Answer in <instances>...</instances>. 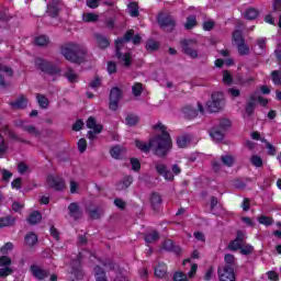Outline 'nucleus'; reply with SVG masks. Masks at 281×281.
Returning a JSON list of instances; mask_svg holds the SVG:
<instances>
[{
	"label": "nucleus",
	"mask_w": 281,
	"mask_h": 281,
	"mask_svg": "<svg viewBox=\"0 0 281 281\" xmlns=\"http://www.w3.org/2000/svg\"><path fill=\"white\" fill-rule=\"evenodd\" d=\"M154 131H160L161 135H157L151 138L148 143L144 140L136 139L135 146L142 153H150V149L154 150V155L157 157H166L170 149L172 148V139L170 138V134L166 131V125L162 123H157L153 126Z\"/></svg>",
	"instance_id": "obj_1"
},
{
	"label": "nucleus",
	"mask_w": 281,
	"mask_h": 281,
	"mask_svg": "<svg viewBox=\"0 0 281 281\" xmlns=\"http://www.w3.org/2000/svg\"><path fill=\"white\" fill-rule=\"evenodd\" d=\"M60 54L69 63H82L87 48L80 44L68 43L60 47Z\"/></svg>",
	"instance_id": "obj_2"
},
{
	"label": "nucleus",
	"mask_w": 281,
	"mask_h": 281,
	"mask_svg": "<svg viewBox=\"0 0 281 281\" xmlns=\"http://www.w3.org/2000/svg\"><path fill=\"white\" fill-rule=\"evenodd\" d=\"M134 35H135V31L130 30L125 33L123 38L115 41L116 58H119V60L123 63L124 67H131V63H132L131 53L122 54L120 49H122V45H124V43H128L130 41H133Z\"/></svg>",
	"instance_id": "obj_3"
},
{
	"label": "nucleus",
	"mask_w": 281,
	"mask_h": 281,
	"mask_svg": "<svg viewBox=\"0 0 281 281\" xmlns=\"http://www.w3.org/2000/svg\"><path fill=\"white\" fill-rule=\"evenodd\" d=\"M225 106V95L222 92H214L206 103L210 113H218Z\"/></svg>",
	"instance_id": "obj_4"
},
{
	"label": "nucleus",
	"mask_w": 281,
	"mask_h": 281,
	"mask_svg": "<svg viewBox=\"0 0 281 281\" xmlns=\"http://www.w3.org/2000/svg\"><path fill=\"white\" fill-rule=\"evenodd\" d=\"M35 66L37 67V69H40L44 74H48L49 76L60 75V68L54 66V64H52L43 58H36Z\"/></svg>",
	"instance_id": "obj_5"
},
{
	"label": "nucleus",
	"mask_w": 281,
	"mask_h": 281,
	"mask_svg": "<svg viewBox=\"0 0 281 281\" xmlns=\"http://www.w3.org/2000/svg\"><path fill=\"white\" fill-rule=\"evenodd\" d=\"M182 52L190 58H199V52L196 50V41L184 40L182 41Z\"/></svg>",
	"instance_id": "obj_6"
},
{
	"label": "nucleus",
	"mask_w": 281,
	"mask_h": 281,
	"mask_svg": "<svg viewBox=\"0 0 281 281\" xmlns=\"http://www.w3.org/2000/svg\"><path fill=\"white\" fill-rule=\"evenodd\" d=\"M158 23L160 27H162V30H167V32H172L177 25V22L172 15H165L164 13L158 15Z\"/></svg>",
	"instance_id": "obj_7"
},
{
	"label": "nucleus",
	"mask_w": 281,
	"mask_h": 281,
	"mask_svg": "<svg viewBox=\"0 0 281 281\" xmlns=\"http://www.w3.org/2000/svg\"><path fill=\"white\" fill-rule=\"evenodd\" d=\"M46 184L53 190H65V180L58 175H49L46 179Z\"/></svg>",
	"instance_id": "obj_8"
},
{
	"label": "nucleus",
	"mask_w": 281,
	"mask_h": 281,
	"mask_svg": "<svg viewBox=\"0 0 281 281\" xmlns=\"http://www.w3.org/2000/svg\"><path fill=\"white\" fill-rule=\"evenodd\" d=\"M220 281H236L234 268L229 266H222L217 269Z\"/></svg>",
	"instance_id": "obj_9"
},
{
	"label": "nucleus",
	"mask_w": 281,
	"mask_h": 281,
	"mask_svg": "<svg viewBox=\"0 0 281 281\" xmlns=\"http://www.w3.org/2000/svg\"><path fill=\"white\" fill-rule=\"evenodd\" d=\"M120 100H122V90L120 88H112L110 91V109L111 111H117L120 106Z\"/></svg>",
	"instance_id": "obj_10"
},
{
	"label": "nucleus",
	"mask_w": 281,
	"mask_h": 281,
	"mask_svg": "<svg viewBox=\"0 0 281 281\" xmlns=\"http://www.w3.org/2000/svg\"><path fill=\"white\" fill-rule=\"evenodd\" d=\"M31 273L36 280H45V278H49L48 270L43 269L40 266H31Z\"/></svg>",
	"instance_id": "obj_11"
},
{
	"label": "nucleus",
	"mask_w": 281,
	"mask_h": 281,
	"mask_svg": "<svg viewBox=\"0 0 281 281\" xmlns=\"http://www.w3.org/2000/svg\"><path fill=\"white\" fill-rule=\"evenodd\" d=\"M156 171L158 175L164 176L167 181H172V179H175V175H172L164 164L156 165Z\"/></svg>",
	"instance_id": "obj_12"
},
{
	"label": "nucleus",
	"mask_w": 281,
	"mask_h": 281,
	"mask_svg": "<svg viewBox=\"0 0 281 281\" xmlns=\"http://www.w3.org/2000/svg\"><path fill=\"white\" fill-rule=\"evenodd\" d=\"M20 126L22 131H25L26 133H29V135H33L34 137H41V132L36 130V126L30 125L25 121H21Z\"/></svg>",
	"instance_id": "obj_13"
},
{
	"label": "nucleus",
	"mask_w": 281,
	"mask_h": 281,
	"mask_svg": "<svg viewBox=\"0 0 281 281\" xmlns=\"http://www.w3.org/2000/svg\"><path fill=\"white\" fill-rule=\"evenodd\" d=\"M126 154V147L122 145H115L110 149V155L113 159H121L122 155Z\"/></svg>",
	"instance_id": "obj_14"
},
{
	"label": "nucleus",
	"mask_w": 281,
	"mask_h": 281,
	"mask_svg": "<svg viewBox=\"0 0 281 281\" xmlns=\"http://www.w3.org/2000/svg\"><path fill=\"white\" fill-rule=\"evenodd\" d=\"M182 113L187 120H194L199 115V110L192 105H186L182 108Z\"/></svg>",
	"instance_id": "obj_15"
},
{
	"label": "nucleus",
	"mask_w": 281,
	"mask_h": 281,
	"mask_svg": "<svg viewBox=\"0 0 281 281\" xmlns=\"http://www.w3.org/2000/svg\"><path fill=\"white\" fill-rule=\"evenodd\" d=\"M14 71H12V68L8 66H1L0 65V87H5V76L12 77Z\"/></svg>",
	"instance_id": "obj_16"
},
{
	"label": "nucleus",
	"mask_w": 281,
	"mask_h": 281,
	"mask_svg": "<svg viewBox=\"0 0 281 281\" xmlns=\"http://www.w3.org/2000/svg\"><path fill=\"white\" fill-rule=\"evenodd\" d=\"M162 249H165V251H173V254H181V247L175 246L172 239H166L162 244Z\"/></svg>",
	"instance_id": "obj_17"
},
{
	"label": "nucleus",
	"mask_w": 281,
	"mask_h": 281,
	"mask_svg": "<svg viewBox=\"0 0 281 281\" xmlns=\"http://www.w3.org/2000/svg\"><path fill=\"white\" fill-rule=\"evenodd\" d=\"M68 210L69 216H71V218H74L75 221H78V218L82 216V212H80V206H78V203H70Z\"/></svg>",
	"instance_id": "obj_18"
},
{
	"label": "nucleus",
	"mask_w": 281,
	"mask_h": 281,
	"mask_svg": "<svg viewBox=\"0 0 281 281\" xmlns=\"http://www.w3.org/2000/svg\"><path fill=\"white\" fill-rule=\"evenodd\" d=\"M87 128H91L94 133H102V124H98L93 116H90L87 121Z\"/></svg>",
	"instance_id": "obj_19"
},
{
	"label": "nucleus",
	"mask_w": 281,
	"mask_h": 281,
	"mask_svg": "<svg viewBox=\"0 0 281 281\" xmlns=\"http://www.w3.org/2000/svg\"><path fill=\"white\" fill-rule=\"evenodd\" d=\"M12 109H26L27 108V99L25 97H20L15 101L10 103Z\"/></svg>",
	"instance_id": "obj_20"
},
{
	"label": "nucleus",
	"mask_w": 281,
	"mask_h": 281,
	"mask_svg": "<svg viewBox=\"0 0 281 281\" xmlns=\"http://www.w3.org/2000/svg\"><path fill=\"white\" fill-rule=\"evenodd\" d=\"M41 218H43V216L41 215V212L34 211L29 215L27 223H30V225H36L41 223Z\"/></svg>",
	"instance_id": "obj_21"
},
{
	"label": "nucleus",
	"mask_w": 281,
	"mask_h": 281,
	"mask_svg": "<svg viewBox=\"0 0 281 281\" xmlns=\"http://www.w3.org/2000/svg\"><path fill=\"white\" fill-rule=\"evenodd\" d=\"M167 273H168V267L166 266V263H160L155 268L156 278H166Z\"/></svg>",
	"instance_id": "obj_22"
},
{
	"label": "nucleus",
	"mask_w": 281,
	"mask_h": 281,
	"mask_svg": "<svg viewBox=\"0 0 281 281\" xmlns=\"http://www.w3.org/2000/svg\"><path fill=\"white\" fill-rule=\"evenodd\" d=\"M24 243L29 247H34V245H36V243H38V236H36V234H34V233H29L24 237Z\"/></svg>",
	"instance_id": "obj_23"
},
{
	"label": "nucleus",
	"mask_w": 281,
	"mask_h": 281,
	"mask_svg": "<svg viewBox=\"0 0 281 281\" xmlns=\"http://www.w3.org/2000/svg\"><path fill=\"white\" fill-rule=\"evenodd\" d=\"M95 41L100 49H106L110 45L109 40L104 35L95 34Z\"/></svg>",
	"instance_id": "obj_24"
},
{
	"label": "nucleus",
	"mask_w": 281,
	"mask_h": 281,
	"mask_svg": "<svg viewBox=\"0 0 281 281\" xmlns=\"http://www.w3.org/2000/svg\"><path fill=\"white\" fill-rule=\"evenodd\" d=\"M16 223V220L13 216L0 217V229L2 227H12Z\"/></svg>",
	"instance_id": "obj_25"
},
{
	"label": "nucleus",
	"mask_w": 281,
	"mask_h": 281,
	"mask_svg": "<svg viewBox=\"0 0 281 281\" xmlns=\"http://www.w3.org/2000/svg\"><path fill=\"white\" fill-rule=\"evenodd\" d=\"M210 135L212 139H214V142H223V138L225 137L223 130H217V128L211 130Z\"/></svg>",
	"instance_id": "obj_26"
},
{
	"label": "nucleus",
	"mask_w": 281,
	"mask_h": 281,
	"mask_svg": "<svg viewBox=\"0 0 281 281\" xmlns=\"http://www.w3.org/2000/svg\"><path fill=\"white\" fill-rule=\"evenodd\" d=\"M36 101L41 109H47V106H49V100L47 97H45V94L37 93Z\"/></svg>",
	"instance_id": "obj_27"
},
{
	"label": "nucleus",
	"mask_w": 281,
	"mask_h": 281,
	"mask_svg": "<svg viewBox=\"0 0 281 281\" xmlns=\"http://www.w3.org/2000/svg\"><path fill=\"white\" fill-rule=\"evenodd\" d=\"M159 238V233L157 231H151L145 235V241L147 245H150L151 243H157V239Z\"/></svg>",
	"instance_id": "obj_28"
},
{
	"label": "nucleus",
	"mask_w": 281,
	"mask_h": 281,
	"mask_svg": "<svg viewBox=\"0 0 281 281\" xmlns=\"http://www.w3.org/2000/svg\"><path fill=\"white\" fill-rule=\"evenodd\" d=\"M255 109H256V95H251L246 105L247 115H254Z\"/></svg>",
	"instance_id": "obj_29"
},
{
	"label": "nucleus",
	"mask_w": 281,
	"mask_h": 281,
	"mask_svg": "<svg viewBox=\"0 0 281 281\" xmlns=\"http://www.w3.org/2000/svg\"><path fill=\"white\" fill-rule=\"evenodd\" d=\"M94 276L97 281H106V273L100 266L94 268Z\"/></svg>",
	"instance_id": "obj_30"
},
{
	"label": "nucleus",
	"mask_w": 281,
	"mask_h": 281,
	"mask_svg": "<svg viewBox=\"0 0 281 281\" xmlns=\"http://www.w3.org/2000/svg\"><path fill=\"white\" fill-rule=\"evenodd\" d=\"M133 183V177L127 176L123 179L121 183L117 184V190H126L127 188H131Z\"/></svg>",
	"instance_id": "obj_31"
},
{
	"label": "nucleus",
	"mask_w": 281,
	"mask_h": 281,
	"mask_svg": "<svg viewBox=\"0 0 281 281\" xmlns=\"http://www.w3.org/2000/svg\"><path fill=\"white\" fill-rule=\"evenodd\" d=\"M128 14L133 18L139 16V5L136 2H131L127 7Z\"/></svg>",
	"instance_id": "obj_32"
},
{
	"label": "nucleus",
	"mask_w": 281,
	"mask_h": 281,
	"mask_svg": "<svg viewBox=\"0 0 281 281\" xmlns=\"http://www.w3.org/2000/svg\"><path fill=\"white\" fill-rule=\"evenodd\" d=\"M221 161L223 166H227V168H232L234 166V156L232 155H224L221 157Z\"/></svg>",
	"instance_id": "obj_33"
},
{
	"label": "nucleus",
	"mask_w": 281,
	"mask_h": 281,
	"mask_svg": "<svg viewBox=\"0 0 281 281\" xmlns=\"http://www.w3.org/2000/svg\"><path fill=\"white\" fill-rule=\"evenodd\" d=\"M35 44L38 47H46V45H49V37L47 35H40L35 38Z\"/></svg>",
	"instance_id": "obj_34"
},
{
	"label": "nucleus",
	"mask_w": 281,
	"mask_h": 281,
	"mask_svg": "<svg viewBox=\"0 0 281 281\" xmlns=\"http://www.w3.org/2000/svg\"><path fill=\"white\" fill-rule=\"evenodd\" d=\"M150 203L151 207H154V210H157V207L161 205V195H159L158 193H153L150 196Z\"/></svg>",
	"instance_id": "obj_35"
},
{
	"label": "nucleus",
	"mask_w": 281,
	"mask_h": 281,
	"mask_svg": "<svg viewBox=\"0 0 281 281\" xmlns=\"http://www.w3.org/2000/svg\"><path fill=\"white\" fill-rule=\"evenodd\" d=\"M225 260V267H231V269H234L236 267V257L232 254H227L224 257Z\"/></svg>",
	"instance_id": "obj_36"
},
{
	"label": "nucleus",
	"mask_w": 281,
	"mask_h": 281,
	"mask_svg": "<svg viewBox=\"0 0 281 281\" xmlns=\"http://www.w3.org/2000/svg\"><path fill=\"white\" fill-rule=\"evenodd\" d=\"M137 122H139V117L135 114H127L125 117V124L127 126H136Z\"/></svg>",
	"instance_id": "obj_37"
},
{
	"label": "nucleus",
	"mask_w": 281,
	"mask_h": 281,
	"mask_svg": "<svg viewBox=\"0 0 281 281\" xmlns=\"http://www.w3.org/2000/svg\"><path fill=\"white\" fill-rule=\"evenodd\" d=\"M99 16L95 13H83L82 14V21L85 23H95L98 21Z\"/></svg>",
	"instance_id": "obj_38"
},
{
	"label": "nucleus",
	"mask_w": 281,
	"mask_h": 281,
	"mask_svg": "<svg viewBox=\"0 0 281 281\" xmlns=\"http://www.w3.org/2000/svg\"><path fill=\"white\" fill-rule=\"evenodd\" d=\"M142 91H144V85L136 82L133 85L132 87V93L133 95H135L136 98H139V95H142Z\"/></svg>",
	"instance_id": "obj_39"
},
{
	"label": "nucleus",
	"mask_w": 281,
	"mask_h": 281,
	"mask_svg": "<svg viewBox=\"0 0 281 281\" xmlns=\"http://www.w3.org/2000/svg\"><path fill=\"white\" fill-rule=\"evenodd\" d=\"M233 41L234 43H236V45L245 43V38L243 37V31L235 30V32L233 33Z\"/></svg>",
	"instance_id": "obj_40"
},
{
	"label": "nucleus",
	"mask_w": 281,
	"mask_h": 281,
	"mask_svg": "<svg viewBox=\"0 0 281 281\" xmlns=\"http://www.w3.org/2000/svg\"><path fill=\"white\" fill-rule=\"evenodd\" d=\"M272 82L276 87H281V70H274L271 72Z\"/></svg>",
	"instance_id": "obj_41"
},
{
	"label": "nucleus",
	"mask_w": 281,
	"mask_h": 281,
	"mask_svg": "<svg viewBox=\"0 0 281 281\" xmlns=\"http://www.w3.org/2000/svg\"><path fill=\"white\" fill-rule=\"evenodd\" d=\"M237 49L240 56H247L249 54V46L245 42L237 44Z\"/></svg>",
	"instance_id": "obj_42"
},
{
	"label": "nucleus",
	"mask_w": 281,
	"mask_h": 281,
	"mask_svg": "<svg viewBox=\"0 0 281 281\" xmlns=\"http://www.w3.org/2000/svg\"><path fill=\"white\" fill-rule=\"evenodd\" d=\"M196 26V16L191 15L187 18V22L184 24L186 30H192V27Z\"/></svg>",
	"instance_id": "obj_43"
},
{
	"label": "nucleus",
	"mask_w": 281,
	"mask_h": 281,
	"mask_svg": "<svg viewBox=\"0 0 281 281\" xmlns=\"http://www.w3.org/2000/svg\"><path fill=\"white\" fill-rule=\"evenodd\" d=\"M240 249V254L243 256H249L251 254H254V246L249 245V244H246V245H243L241 244V248Z\"/></svg>",
	"instance_id": "obj_44"
},
{
	"label": "nucleus",
	"mask_w": 281,
	"mask_h": 281,
	"mask_svg": "<svg viewBox=\"0 0 281 281\" xmlns=\"http://www.w3.org/2000/svg\"><path fill=\"white\" fill-rule=\"evenodd\" d=\"M190 144V137L189 136H180L177 139V145L179 148H186Z\"/></svg>",
	"instance_id": "obj_45"
},
{
	"label": "nucleus",
	"mask_w": 281,
	"mask_h": 281,
	"mask_svg": "<svg viewBox=\"0 0 281 281\" xmlns=\"http://www.w3.org/2000/svg\"><path fill=\"white\" fill-rule=\"evenodd\" d=\"M12 273H14V270L10 266H4L0 269V278H8Z\"/></svg>",
	"instance_id": "obj_46"
},
{
	"label": "nucleus",
	"mask_w": 281,
	"mask_h": 281,
	"mask_svg": "<svg viewBox=\"0 0 281 281\" xmlns=\"http://www.w3.org/2000/svg\"><path fill=\"white\" fill-rule=\"evenodd\" d=\"M65 76L69 82H78V76L76 75V72H74L72 69L68 68Z\"/></svg>",
	"instance_id": "obj_47"
},
{
	"label": "nucleus",
	"mask_w": 281,
	"mask_h": 281,
	"mask_svg": "<svg viewBox=\"0 0 281 281\" xmlns=\"http://www.w3.org/2000/svg\"><path fill=\"white\" fill-rule=\"evenodd\" d=\"M250 162L255 166V168H262V158L258 155H252L250 157Z\"/></svg>",
	"instance_id": "obj_48"
},
{
	"label": "nucleus",
	"mask_w": 281,
	"mask_h": 281,
	"mask_svg": "<svg viewBox=\"0 0 281 281\" xmlns=\"http://www.w3.org/2000/svg\"><path fill=\"white\" fill-rule=\"evenodd\" d=\"M245 18L248 19V21H254V19H258V10L248 9L246 11Z\"/></svg>",
	"instance_id": "obj_49"
},
{
	"label": "nucleus",
	"mask_w": 281,
	"mask_h": 281,
	"mask_svg": "<svg viewBox=\"0 0 281 281\" xmlns=\"http://www.w3.org/2000/svg\"><path fill=\"white\" fill-rule=\"evenodd\" d=\"M241 247L243 241H239L238 239L231 241V244L228 245V249H231V251H238V249H240Z\"/></svg>",
	"instance_id": "obj_50"
},
{
	"label": "nucleus",
	"mask_w": 281,
	"mask_h": 281,
	"mask_svg": "<svg viewBox=\"0 0 281 281\" xmlns=\"http://www.w3.org/2000/svg\"><path fill=\"white\" fill-rule=\"evenodd\" d=\"M146 49L148 52H155V49H159V43L155 42V40L147 41Z\"/></svg>",
	"instance_id": "obj_51"
},
{
	"label": "nucleus",
	"mask_w": 281,
	"mask_h": 281,
	"mask_svg": "<svg viewBox=\"0 0 281 281\" xmlns=\"http://www.w3.org/2000/svg\"><path fill=\"white\" fill-rule=\"evenodd\" d=\"M76 263L78 265V267L77 268H72V270H71V273H72V276H75V278L77 279V280H82V270L80 269V262L79 261H76Z\"/></svg>",
	"instance_id": "obj_52"
},
{
	"label": "nucleus",
	"mask_w": 281,
	"mask_h": 281,
	"mask_svg": "<svg viewBox=\"0 0 281 281\" xmlns=\"http://www.w3.org/2000/svg\"><path fill=\"white\" fill-rule=\"evenodd\" d=\"M8 151V145H5V140L3 139V135L0 133V157H3Z\"/></svg>",
	"instance_id": "obj_53"
},
{
	"label": "nucleus",
	"mask_w": 281,
	"mask_h": 281,
	"mask_svg": "<svg viewBox=\"0 0 281 281\" xmlns=\"http://www.w3.org/2000/svg\"><path fill=\"white\" fill-rule=\"evenodd\" d=\"M47 14L49 16L56 18L58 16V7L57 5H52V4H47Z\"/></svg>",
	"instance_id": "obj_54"
},
{
	"label": "nucleus",
	"mask_w": 281,
	"mask_h": 281,
	"mask_svg": "<svg viewBox=\"0 0 281 281\" xmlns=\"http://www.w3.org/2000/svg\"><path fill=\"white\" fill-rule=\"evenodd\" d=\"M260 225H266V227H269V225H273V218L261 216L258 218Z\"/></svg>",
	"instance_id": "obj_55"
},
{
	"label": "nucleus",
	"mask_w": 281,
	"mask_h": 281,
	"mask_svg": "<svg viewBox=\"0 0 281 281\" xmlns=\"http://www.w3.org/2000/svg\"><path fill=\"white\" fill-rule=\"evenodd\" d=\"M232 126V122L227 119H224L222 121H220V130L223 131H227V128H229Z\"/></svg>",
	"instance_id": "obj_56"
},
{
	"label": "nucleus",
	"mask_w": 281,
	"mask_h": 281,
	"mask_svg": "<svg viewBox=\"0 0 281 281\" xmlns=\"http://www.w3.org/2000/svg\"><path fill=\"white\" fill-rule=\"evenodd\" d=\"M12 265V259L8 256L0 257V267H10Z\"/></svg>",
	"instance_id": "obj_57"
},
{
	"label": "nucleus",
	"mask_w": 281,
	"mask_h": 281,
	"mask_svg": "<svg viewBox=\"0 0 281 281\" xmlns=\"http://www.w3.org/2000/svg\"><path fill=\"white\" fill-rule=\"evenodd\" d=\"M173 281H188V276L181 271L176 272L173 274Z\"/></svg>",
	"instance_id": "obj_58"
},
{
	"label": "nucleus",
	"mask_w": 281,
	"mask_h": 281,
	"mask_svg": "<svg viewBox=\"0 0 281 281\" xmlns=\"http://www.w3.org/2000/svg\"><path fill=\"white\" fill-rule=\"evenodd\" d=\"M77 146H78L79 153H85V150H87V139L85 138L79 139L77 143Z\"/></svg>",
	"instance_id": "obj_59"
},
{
	"label": "nucleus",
	"mask_w": 281,
	"mask_h": 281,
	"mask_svg": "<svg viewBox=\"0 0 281 281\" xmlns=\"http://www.w3.org/2000/svg\"><path fill=\"white\" fill-rule=\"evenodd\" d=\"M30 170V167H27V165H25L24 162H20L18 165V172L20 175H25V172H27Z\"/></svg>",
	"instance_id": "obj_60"
},
{
	"label": "nucleus",
	"mask_w": 281,
	"mask_h": 281,
	"mask_svg": "<svg viewBox=\"0 0 281 281\" xmlns=\"http://www.w3.org/2000/svg\"><path fill=\"white\" fill-rule=\"evenodd\" d=\"M223 82L225 85H232V74H229L227 70H224L223 72Z\"/></svg>",
	"instance_id": "obj_61"
},
{
	"label": "nucleus",
	"mask_w": 281,
	"mask_h": 281,
	"mask_svg": "<svg viewBox=\"0 0 281 281\" xmlns=\"http://www.w3.org/2000/svg\"><path fill=\"white\" fill-rule=\"evenodd\" d=\"M131 165H132V170H139L142 168V164L139 162V159L137 158H132L131 159Z\"/></svg>",
	"instance_id": "obj_62"
},
{
	"label": "nucleus",
	"mask_w": 281,
	"mask_h": 281,
	"mask_svg": "<svg viewBox=\"0 0 281 281\" xmlns=\"http://www.w3.org/2000/svg\"><path fill=\"white\" fill-rule=\"evenodd\" d=\"M23 181L21 180V178H15L12 182H11V187L14 190H21V186H22Z\"/></svg>",
	"instance_id": "obj_63"
},
{
	"label": "nucleus",
	"mask_w": 281,
	"mask_h": 281,
	"mask_svg": "<svg viewBox=\"0 0 281 281\" xmlns=\"http://www.w3.org/2000/svg\"><path fill=\"white\" fill-rule=\"evenodd\" d=\"M213 278H214V268H209L204 274V280L212 281Z\"/></svg>",
	"instance_id": "obj_64"
}]
</instances>
